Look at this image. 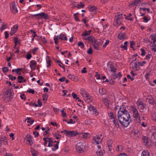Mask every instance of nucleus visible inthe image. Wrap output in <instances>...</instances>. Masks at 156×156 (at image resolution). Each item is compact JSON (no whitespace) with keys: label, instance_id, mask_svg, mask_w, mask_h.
<instances>
[{"label":"nucleus","instance_id":"37","mask_svg":"<svg viewBox=\"0 0 156 156\" xmlns=\"http://www.w3.org/2000/svg\"><path fill=\"white\" fill-rule=\"evenodd\" d=\"M99 92L101 94H105L106 93L105 89L103 87H101L99 88Z\"/></svg>","mask_w":156,"mask_h":156},{"label":"nucleus","instance_id":"52","mask_svg":"<svg viewBox=\"0 0 156 156\" xmlns=\"http://www.w3.org/2000/svg\"><path fill=\"white\" fill-rule=\"evenodd\" d=\"M146 63V62L145 61H143L142 62H138V63L139 66H144V65Z\"/></svg>","mask_w":156,"mask_h":156},{"label":"nucleus","instance_id":"28","mask_svg":"<svg viewBox=\"0 0 156 156\" xmlns=\"http://www.w3.org/2000/svg\"><path fill=\"white\" fill-rule=\"evenodd\" d=\"M126 37V34L124 33H120L118 35V38L120 40L125 39Z\"/></svg>","mask_w":156,"mask_h":156},{"label":"nucleus","instance_id":"31","mask_svg":"<svg viewBox=\"0 0 156 156\" xmlns=\"http://www.w3.org/2000/svg\"><path fill=\"white\" fill-rule=\"evenodd\" d=\"M123 147L122 145H119L116 148V150L118 152H121L123 150Z\"/></svg>","mask_w":156,"mask_h":156},{"label":"nucleus","instance_id":"13","mask_svg":"<svg viewBox=\"0 0 156 156\" xmlns=\"http://www.w3.org/2000/svg\"><path fill=\"white\" fill-rule=\"evenodd\" d=\"M137 105L138 106L139 110L141 112H144L146 109L144 103L141 101H138L137 102Z\"/></svg>","mask_w":156,"mask_h":156},{"label":"nucleus","instance_id":"26","mask_svg":"<svg viewBox=\"0 0 156 156\" xmlns=\"http://www.w3.org/2000/svg\"><path fill=\"white\" fill-rule=\"evenodd\" d=\"M112 76L114 79L117 78H120L121 77V73L119 72L118 74H116L115 73H113L112 74Z\"/></svg>","mask_w":156,"mask_h":156},{"label":"nucleus","instance_id":"54","mask_svg":"<svg viewBox=\"0 0 156 156\" xmlns=\"http://www.w3.org/2000/svg\"><path fill=\"white\" fill-rule=\"evenodd\" d=\"M8 77L10 79H11L12 80H15L16 79V77L13 76L11 74L9 75Z\"/></svg>","mask_w":156,"mask_h":156},{"label":"nucleus","instance_id":"6","mask_svg":"<svg viewBox=\"0 0 156 156\" xmlns=\"http://www.w3.org/2000/svg\"><path fill=\"white\" fill-rule=\"evenodd\" d=\"M6 94L4 96V100L6 102L9 101L12 98V96L13 95V93L11 89L8 90L6 91Z\"/></svg>","mask_w":156,"mask_h":156},{"label":"nucleus","instance_id":"4","mask_svg":"<svg viewBox=\"0 0 156 156\" xmlns=\"http://www.w3.org/2000/svg\"><path fill=\"white\" fill-rule=\"evenodd\" d=\"M151 41H150L149 45L151 47V49L153 51H156V34H154L150 36Z\"/></svg>","mask_w":156,"mask_h":156},{"label":"nucleus","instance_id":"32","mask_svg":"<svg viewBox=\"0 0 156 156\" xmlns=\"http://www.w3.org/2000/svg\"><path fill=\"white\" fill-rule=\"evenodd\" d=\"M80 93L83 98L87 95H88V94H87V91L83 89L80 90Z\"/></svg>","mask_w":156,"mask_h":156},{"label":"nucleus","instance_id":"61","mask_svg":"<svg viewBox=\"0 0 156 156\" xmlns=\"http://www.w3.org/2000/svg\"><path fill=\"white\" fill-rule=\"evenodd\" d=\"M72 96L73 98L76 99H78L79 98L77 97V95L74 93H73L72 94Z\"/></svg>","mask_w":156,"mask_h":156},{"label":"nucleus","instance_id":"58","mask_svg":"<svg viewBox=\"0 0 156 156\" xmlns=\"http://www.w3.org/2000/svg\"><path fill=\"white\" fill-rule=\"evenodd\" d=\"M32 57L30 53H27V55L26 56V58L27 59L29 60L31 59Z\"/></svg>","mask_w":156,"mask_h":156},{"label":"nucleus","instance_id":"9","mask_svg":"<svg viewBox=\"0 0 156 156\" xmlns=\"http://www.w3.org/2000/svg\"><path fill=\"white\" fill-rule=\"evenodd\" d=\"M152 129L154 130V131L152 133L151 136V141L152 143L156 147V127H152Z\"/></svg>","mask_w":156,"mask_h":156},{"label":"nucleus","instance_id":"34","mask_svg":"<svg viewBox=\"0 0 156 156\" xmlns=\"http://www.w3.org/2000/svg\"><path fill=\"white\" fill-rule=\"evenodd\" d=\"M46 61L47 64V67L48 68L49 67H50L51 66V61L50 60V57L49 56H47V57L46 58Z\"/></svg>","mask_w":156,"mask_h":156},{"label":"nucleus","instance_id":"19","mask_svg":"<svg viewBox=\"0 0 156 156\" xmlns=\"http://www.w3.org/2000/svg\"><path fill=\"white\" fill-rule=\"evenodd\" d=\"M7 139L5 136L0 138V147L2 146V144L5 145L7 144Z\"/></svg>","mask_w":156,"mask_h":156},{"label":"nucleus","instance_id":"41","mask_svg":"<svg viewBox=\"0 0 156 156\" xmlns=\"http://www.w3.org/2000/svg\"><path fill=\"white\" fill-rule=\"evenodd\" d=\"M141 156H150L149 152L147 151H144L142 153Z\"/></svg>","mask_w":156,"mask_h":156},{"label":"nucleus","instance_id":"59","mask_svg":"<svg viewBox=\"0 0 156 156\" xmlns=\"http://www.w3.org/2000/svg\"><path fill=\"white\" fill-rule=\"evenodd\" d=\"M84 6V4H83L82 2H80V3L78 4L77 5V8H83Z\"/></svg>","mask_w":156,"mask_h":156},{"label":"nucleus","instance_id":"25","mask_svg":"<svg viewBox=\"0 0 156 156\" xmlns=\"http://www.w3.org/2000/svg\"><path fill=\"white\" fill-rule=\"evenodd\" d=\"M105 153V151L103 149H98L96 152V153L97 155L99 156H101L103 155Z\"/></svg>","mask_w":156,"mask_h":156},{"label":"nucleus","instance_id":"23","mask_svg":"<svg viewBox=\"0 0 156 156\" xmlns=\"http://www.w3.org/2000/svg\"><path fill=\"white\" fill-rule=\"evenodd\" d=\"M26 141L28 144L31 145L33 144V142L31 140V136L29 135H27L26 136Z\"/></svg>","mask_w":156,"mask_h":156},{"label":"nucleus","instance_id":"3","mask_svg":"<svg viewBox=\"0 0 156 156\" xmlns=\"http://www.w3.org/2000/svg\"><path fill=\"white\" fill-rule=\"evenodd\" d=\"M76 149L78 153H83L84 150L87 148V146L85 143L80 142L76 146Z\"/></svg>","mask_w":156,"mask_h":156},{"label":"nucleus","instance_id":"16","mask_svg":"<svg viewBox=\"0 0 156 156\" xmlns=\"http://www.w3.org/2000/svg\"><path fill=\"white\" fill-rule=\"evenodd\" d=\"M135 60L132 61L130 63V66H132V68L134 70H137L139 68V65L138 63V62H135Z\"/></svg>","mask_w":156,"mask_h":156},{"label":"nucleus","instance_id":"5","mask_svg":"<svg viewBox=\"0 0 156 156\" xmlns=\"http://www.w3.org/2000/svg\"><path fill=\"white\" fill-rule=\"evenodd\" d=\"M122 14L118 13L115 16V20L114 22V24L116 27H118L121 23L122 21Z\"/></svg>","mask_w":156,"mask_h":156},{"label":"nucleus","instance_id":"18","mask_svg":"<svg viewBox=\"0 0 156 156\" xmlns=\"http://www.w3.org/2000/svg\"><path fill=\"white\" fill-rule=\"evenodd\" d=\"M37 63L34 60H32L30 62V66L32 70H35Z\"/></svg>","mask_w":156,"mask_h":156},{"label":"nucleus","instance_id":"27","mask_svg":"<svg viewBox=\"0 0 156 156\" xmlns=\"http://www.w3.org/2000/svg\"><path fill=\"white\" fill-rule=\"evenodd\" d=\"M88 109L90 111H94L95 112V114L97 115L98 114L97 111L96 109L94 107L91 105H89L88 106Z\"/></svg>","mask_w":156,"mask_h":156},{"label":"nucleus","instance_id":"63","mask_svg":"<svg viewBox=\"0 0 156 156\" xmlns=\"http://www.w3.org/2000/svg\"><path fill=\"white\" fill-rule=\"evenodd\" d=\"M109 41L108 40H106V42H105V44L103 45V47L105 48L106 47L107 45L109 43Z\"/></svg>","mask_w":156,"mask_h":156},{"label":"nucleus","instance_id":"62","mask_svg":"<svg viewBox=\"0 0 156 156\" xmlns=\"http://www.w3.org/2000/svg\"><path fill=\"white\" fill-rule=\"evenodd\" d=\"M37 49V48L35 47L32 50L33 54L34 55L35 54Z\"/></svg>","mask_w":156,"mask_h":156},{"label":"nucleus","instance_id":"24","mask_svg":"<svg viewBox=\"0 0 156 156\" xmlns=\"http://www.w3.org/2000/svg\"><path fill=\"white\" fill-rule=\"evenodd\" d=\"M69 148L68 147H66L63 148L61 151V153L62 154H66L69 153Z\"/></svg>","mask_w":156,"mask_h":156},{"label":"nucleus","instance_id":"38","mask_svg":"<svg viewBox=\"0 0 156 156\" xmlns=\"http://www.w3.org/2000/svg\"><path fill=\"white\" fill-rule=\"evenodd\" d=\"M151 52L150 51H149L148 52V53L147 54L145 58V59H146V60H148L149 61L151 59Z\"/></svg>","mask_w":156,"mask_h":156},{"label":"nucleus","instance_id":"48","mask_svg":"<svg viewBox=\"0 0 156 156\" xmlns=\"http://www.w3.org/2000/svg\"><path fill=\"white\" fill-rule=\"evenodd\" d=\"M112 141L111 140H108L107 142V144L108 147H110V146H112Z\"/></svg>","mask_w":156,"mask_h":156},{"label":"nucleus","instance_id":"50","mask_svg":"<svg viewBox=\"0 0 156 156\" xmlns=\"http://www.w3.org/2000/svg\"><path fill=\"white\" fill-rule=\"evenodd\" d=\"M14 41L16 46L17 44H19L20 43V41L18 40L17 38H15L14 39Z\"/></svg>","mask_w":156,"mask_h":156},{"label":"nucleus","instance_id":"14","mask_svg":"<svg viewBox=\"0 0 156 156\" xmlns=\"http://www.w3.org/2000/svg\"><path fill=\"white\" fill-rule=\"evenodd\" d=\"M10 10L13 13L16 14L18 12V10L15 2H12L11 5H10Z\"/></svg>","mask_w":156,"mask_h":156},{"label":"nucleus","instance_id":"11","mask_svg":"<svg viewBox=\"0 0 156 156\" xmlns=\"http://www.w3.org/2000/svg\"><path fill=\"white\" fill-rule=\"evenodd\" d=\"M142 140L144 144L148 147L150 148L152 144L151 140L147 137L144 136L142 137Z\"/></svg>","mask_w":156,"mask_h":156},{"label":"nucleus","instance_id":"56","mask_svg":"<svg viewBox=\"0 0 156 156\" xmlns=\"http://www.w3.org/2000/svg\"><path fill=\"white\" fill-rule=\"evenodd\" d=\"M76 120H73L72 119H70L69 120V121L67 122V123L68 124H74L76 122Z\"/></svg>","mask_w":156,"mask_h":156},{"label":"nucleus","instance_id":"42","mask_svg":"<svg viewBox=\"0 0 156 156\" xmlns=\"http://www.w3.org/2000/svg\"><path fill=\"white\" fill-rule=\"evenodd\" d=\"M54 39L55 45H57L58 43V36L55 35L54 37Z\"/></svg>","mask_w":156,"mask_h":156},{"label":"nucleus","instance_id":"51","mask_svg":"<svg viewBox=\"0 0 156 156\" xmlns=\"http://www.w3.org/2000/svg\"><path fill=\"white\" fill-rule=\"evenodd\" d=\"M61 112L62 113L61 116L63 117H66V112L64 111L63 109H62L61 111Z\"/></svg>","mask_w":156,"mask_h":156},{"label":"nucleus","instance_id":"10","mask_svg":"<svg viewBox=\"0 0 156 156\" xmlns=\"http://www.w3.org/2000/svg\"><path fill=\"white\" fill-rule=\"evenodd\" d=\"M108 115L110 121L113 122L115 126L117 127L118 126V122L117 120L115 119V117L113 115L112 112H110L108 113Z\"/></svg>","mask_w":156,"mask_h":156},{"label":"nucleus","instance_id":"39","mask_svg":"<svg viewBox=\"0 0 156 156\" xmlns=\"http://www.w3.org/2000/svg\"><path fill=\"white\" fill-rule=\"evenodd\" d=\"M128 41H126L124 42V44L123 45H122L121 46V48H122L123 50H127V44Z\"/></svg>","mask_w":156,"mask_h":156},{"label":"nucleus","instance_id":"35","mask_svg":"<svg viewBox=\"0 0 156 156\" xmlns=\"http://www.w3.org/2000/svg\"><path fill=\"white\" fill-rule=\"evenodd\" d=\"M59 39L64 41L67 40V38L66 35L63 34H60L59 35Z\"/></svg>","mask_w":156,"mask_h":156},{"label":"nucleus","instance_id":"17","mask_svg":"<svg viewBox=\"0 0 156 156\" xmlns=\"http://www.w3.org/2000/svg\"><path fill=\"white\" fill-rule=\"evenodd\" d=\"M130 134L131 136L134 138H136L139 137L140 135L138 130L135 129H133L132 130Z\"/></svg>","mask_w":156,"mask_h":156},{"label":"nucleus","instance_id":"7","mask_svg":"<svg viewBox=\"0 0 156 156\" xmlns=\"http://www.w3.org/2000/svg\"><path fill=\"white\" fill-rule=\"evenodd\" d=\"M103 138L102 135L101 134L94 136L93 137V143L95 144H99L101 142Z\"/></svg>","mask_w":156,"mask_h":156},{"label":"nucleus","instance_id":"45","mask_svg":"<svg viewBox=\"0 0 156 156\" xmlns=\"http://www.w3.org/2000/svg\"><path fill=\"white\" fill-rule=\"evenodd\" d=\"M91 32V30L86 31H84L82 34V35H84L85 36L87 35L89 36Z\"/></svg>","mask_w":156,"mask_h":156},{"label":"nucleus","instance_id":"44","mask_svg":"<svg viewBox=\"0 0 156 156\" xmlns=\"http://www.w3.org/2000/svg\"><path fill=\"white\" fill-rule=\"evenodd\" d=\"M82 136L84 138H87L90 136L89 134L88 133H83L82 134Z\"/></svg>","mask_w":156,"mask_h":156},{"label":"nucleus","instance_id":"20","mask_svg":"<svg viewBox=\"0 0 156 156\" xmlns=\"http://www.w3.org/2000/svg\"><path fill=\"white\" fill-rule=\"evenodd\" d=\"M77 133V132L75 131L67 130L66 135L72 137L76 135Z\"/></svg>","mask_w":156,"mask_h":156},{"label":"nucleus","instance_id":"33","mask_svg":"<svg viewBox=\"0 0 156 156\" xmlns=\"http://www.w3.org/2000/svg\"><path fill=\"white\" fill-rule=\"evenodd\" d=\"M85 101L87 103H89L92 101V98L88 94V95H87L84 98Z\"/></svg>","mask_w":156,"mask_h":156},{"label":"nucleus","instance_id":"22","mask_svg":"<svg viewBox=\"0 0 156 156\" xmlns=\"http://www.w3.org/2000/svg\"><path fill=\"white\" fill-rule=\"evenodd\" d=\"M18 28V26L17 25H14L13 27L11 28V30L10 31L11 36L15 34L16 31L17 30Z\"/></svg>","mask_w":156,"mask_h":156},{"label":"nucleus","instance_id":"12","mask_svg":"<svg viewBox=\"0 0 156 156\" xmlns=\"http://www.w3.org/2000/svg\"><path fill=\"white\" fill-rule=\"evenodd\" d=\"M107 70L112 74L115 73L117 69L111 63H108L107 64Z\"/></svg>","mask_w":156,"mask_h":156},{"label":"nucleus","instance_id":"53","mask_svg":"<svg viewBox=\"0 0 156 156\" xmlns=\"http://www.w3.org/2000/svg\"><path fill=\"white\" fill-rule=\"evenodd\" d=\"M78 45L81 47V48H83L84 47L83 43L82 42H80L78 43Z\"/></svg>","mask_w":156,"mask_h":156},{"label":"nucleus","instance_id":"60","mask_svg":"<svg viewBox=\"0 0 156 156\" xmlns=\"http://www.w3.org/2000/svg\"><path fill=\"white\" fill-rule=\"evenodd\" d=\"M2 70L4 73H7L9 70V69L7 67H4L2 68Z\"/></svg>","mask_w":156,"mask_h":156},{"label":"nucleus","instance_id":"21","mask_svg":"<svg viewBox=\"0 0 156 156\" xmlns=\"http://www.w3.org/2000/svg\"><path fill=\"white\" fill-rule=\"evenodd\" d=\"M83 39L88 41L89 42L92 41L94 39V37L92 36H85L84 35H82Z\"/></svg>","mask_w":156,"mask_h":156},{"label":"nucleus","instance_id":"43","mask_svg":"<svg viewBox=\"0 0 156 156\" xmlns=\"http://www.w3.org/2000/svg\"><path fill=\"white\" fill-rule=\"evenodd\" d=\"M144 21L145 23H147L151 19V18L149 17H147L146 16H144L142 18Z\"/></svg>","mask_w":156,"mask_h":156},{"label":"nucleus","instance_id":"40","mask_svg":"<svg viewBox=\"0 0 156 156\" xmlns=\"http://www.w3.org/2000/svg\"><path fill=\"white\" fill-rule=\"evenodd\" d=\"M151 117L152 119L156 122V112L152 111L151 113Z\"/></svg>","mask_w":156,"mask_h":156},{"label":"nucleus","instance_id":"57","mask_svg":"<svg viewBox=\"0 0 156 156\" xmlns=\"http://www.w3.org/2000/svg\"><path fill=\"white\" fill-rule=\"evenodd\" d=\"M140 50L141 51V55L142 56L146 54L144 49L143 48H141L140 49Z\"/></svg>","mask_w":156,"mask_h":156},{"label":"nucleus","instance_id":"1","mask_svg":"<svg viewBox=\"0 0 156 156\" xmlns=\"http://www.w3.org/2000/svg\"><path fill=\"white\" fill-rule=\"evenodd\" d=\"M118 116L121 124L125 127H127L131 121V118L126 106L122 105L120 106L119 110L118 112Z\"/></svg>","mask_w":156,"mask_h":156},{"label":"nucleus","instance_id":"15","mask_svg":"<svg viewBox=\"0 0 156 156\" xmlns=\"http://www.w3.org/2000/svg\"><path fill=\"white\" fill-rule=\"evenodd\" d=\"M92 41H91L90 42H91L93 44L94 48L96 50L99 49V44L98 41L94 37Z\"/></svg>","mask_w":156,"mask_h":156},{"label":"nucleus","instance_id":"46","mask_svg":"<svg viewBox=\"0 0 156 156\" xmlns=\"http://www.w3.org/2000/svg\"><path fill=\"white\" fill-rule=\"evenodd\" d=\"M58 141H57V144L54 146V148H52V150L53 151H55L56 150L58 149Z\"/></svg>","mask_w":156,"mask_h":156},{"label":"nucleus","instance_id":"36","mask_svg":"<svg viewBox=\"0 0 156 156\" xmlns=\"http://www.w3.org/2000/svg\"><path fill=\"white\" fill-rule=\"evenodd\" d=\"M89 10L91 12H95L97 10V8L94 6H91L89 7Z\"/></svg>","mask_w":156,"mask_h":156},{"label":"nucleus","instance_id":"64","mask_svg":"<svg viewBox=\"0 0 156 156\" xmlns=\"http://www.w3.org/2000/svg\"><path fill=\"white\" fill-rule=\"evenodd\" d=\"M48 98V96L46 94L43 95V100L44 101H46Z\"/></svg>","mask_w":156,"mask_h":156},{"label":"nucleus","instance_id":"2","mask_svg":"<svg viewBox=\"0 0 156 156\" xmlns=\"http://www.w3.org/2000/svg\"><path fill=\"white\" fill-rule=\"evenodd\" d=\"M130 110L133 114L134 121L137 123H140V117L138 110L135 106H131L130 108Z\"/></svg>","mask_w":156,"mask_h":156},{"label":"nucleus","instance_id":"30","mask_svg":"<svg viewBox=\"0 0 156 156\" xmlns=\"http://www.w3.org/2000/svg\"><path fill=\"white\" fill-rule=\"evenodd\" d=\"M17 79L18 81L17 82L20 83H21L23 82H25L26 81V80L22 76H19L17 77Z\"/></svg>","mask_w":156,"mask_h":156},{"label":"nucleus","instance_id":"47","mask_svg":"<svg viewBox=\"0 0 156 156\" xmlns=\"http://www.w3.org/2000/svg\"><path fill=\"white\" fill-rule=\"evenodd\" d=\"M22 69L21 68L16 69L15 70V73L18 75H20L21 74L20 71H21Z\"/></svg>","mask_w":156,"mask_h":156},{"label":"nucleus","instance_id":"49","mask_svg":"<svg viewBox=\"0 0 156 156\" xmlns=\"http://www.w3.org/2000/svg\"><path fill=\"white\" fill-rule=\"evenodd\" d=\"M147 101L150 104L153 105H154L155 104V102L154 101L153 98H152L151 100H150L149 98L148 99V101Z\"/></svg>","mask_w":156,"mask_h":156},{"label":"nucleus","instance_id":"8","mask_svg":"<svg viewBox=\"0 0 156 156\" xmlns=\"http://www.w3.org/2000/svg\"><path fill=\"white\" fill-rule=\"evenodd\" d=\"M34 16H38L37 18L38 20L42 19L47 20L49 18L48 15L47 14L43 12L35 14Z\"/></svg>","mask_w":156,"mask_h":156},{"label":"nucleus","instance_id":"29","mask_svg":"<svg viewBox=\"0 0 156 156\" xmlns=\"http://www.w3.org/2000/svg\"><path fill=\"white\" fill-rule=\"evenodd\" d=\"M68 76L71 80L74 81H76L78 80V78L76 76L73 75L69 74L68 75Z\"/></svg>","mask_w":156,"mask_h":156},{"label":"nucleus","instance_id":"55","mask_svg":"<svg viewBox=\"0 0 156 156\" xmlns=\"http://www.w3.org/2000/svg\"><path fill=\"white\" fill-rule=\"evenodd\" d=\"M130 47L131 48H132L133 49H134L133 46L135 45V42L134 41H131L130 42Z\"/></svg>","mask_w":156,"mask_h":156}]
</instances>
